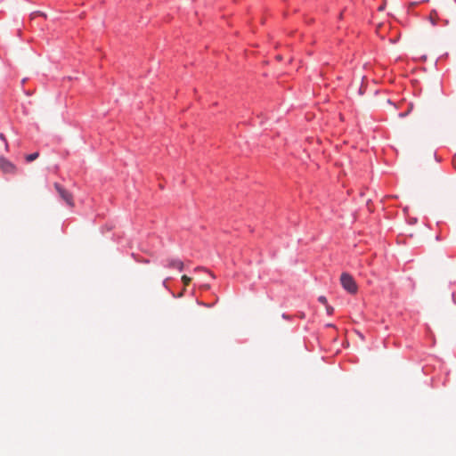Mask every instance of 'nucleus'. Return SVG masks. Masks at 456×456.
<instances>
[{"label":"nucleus","mask_w":456,"mask_h":456,"mask_svg":"<svg viewBox=\"0 0 456 456\" xmlns=\"http://www.w3.org/2000/svg\"><path fill=\"white\" fill-rule=\"evenodd\" d=\"M0 139L5 140L4 135L3 134H0Z\"/></svg>","instance_id":"ddd939ff"},{"label":"nucleus","mask_w":456,"mask_h":456,"mask_svg":"<svg viewBox=\"0 0 456 456\" xmlns=\"http://www.w3.org/2000/svg\"><path fill=\"white\" fill-rule=\"evenodd\" d=\"M340 282L342 287L350 294L357 292L358 287L354 279L346 273H343L340 276Z\"/></svg>","instance_id":"f257e3e1"},{"label":"nucleus","mask_w":456,"mask_h":456,"mask_svg":"<svg viewBox=\"0 0 456 456\" xmlns=\"http://www.w3.org/2000/svg\"><path fill=\"white\" fill-rule=\"evenodd\" d=\"M318 300H319V302H321L322 304H323L325 305L328 304L327 303V298L324 296H320L318 297Z\"/></svg>","instance_id":"9d476101"},{"label":"nucleus","mask_w":456,"mask_h":456,"mask_svg":"<svg viewBox=\"0 0 456 456\" xmlns=\"http://www.w3.org/2000/svg\"><path fill=\"white\" fill-rule=\"evenodd\" d=\"M38 156H39L38 152H34L32 154H28L26 156V160L28 162L34 161L35 159H37L38 158Z\"/></svg>","instance_id":"423d86ee"},{"label":"nucleus","mask_w":456,"mask_h":456,"mask_svg":"<svg viewBox=\"0 0 456 456\" xmlns=\"http://www.w3.org/2000/svg\"><path fill=\"white\" fill-rule=\"evenodd\" d=\"M326 311H327V314L329 315H331V314H333L334 308L327 304L326 305Z\"/></svg>","instance_id":"1a4fd4ad"},{"label":"nucleus","mask_w":456,"mask_h":456,"mask_svg":"<svg viewBox=\"0 0 456 456\" xmlns=\"http://www.w3.org/2000/svg\"><path fill=\"white\" fill-rule=\"evenodd\" d=\"M428 20L432 25H434V26L436 25V21L438 20V13L436 10L431 11Z\"/></svg>","instance_id":"39448f33"},{"label":"nucleus","mask_w":456,"mask_h":456,"mask_svg":"<svg viewBox=\"0 0 456 456\" xmlns=\"http://www.w3.org/2000/svg\"><path fill=\"white\" fill-rule=\"evenodd\" d=\"M37 15H40V16H42L44 18L47 17V15L45 12H40V11H37V12H32L30 14V17H31V19H34Z\"/></svg>","instance_id":"0eeeda50"},{"label":"nucleus","mask_w":456,"mask_h":456,"mask_svg":"<svg viewBox=\"0 0 456 456\" xmlns=\"http://www.w3.org/2000/svg\"><path fill=\"white\" fill-rule=\"evenodd\" d=\"M182 281H183V284L185 286H188L190 284V282H191V278L188 277L187 275H183L182 276Z\"/></svg>","instance_id":"6e6552de"},{"label":"nucleus","mask_w":456,"mask_h":456,"mask_svg":"<svg viewBox=\"0 0 456 456\" xmlns=\"http://www.w3.org/2000/svg\"><path fill=\"white\" fill-rule=\"evenodd\" d=\"M167 266L182 271L183 269V263L179 259H170L168 260Z\"/></svg>","instance_id":"20e7f679"},{"label":"nucleus","mask_w":456,"mask_h":456,"mask_svg":"<svg viewBox=\"0 0 456 456\" xmlns=\"http://www.w3.org/2000/svg\"><path fill=\"white\" fill-rule=\"evenodd\" d=\"M385 3L379 7V11H383L385 9Z\"/></svg>","instance_id":"f8f14e48"},{"label":"nucleus","mask_w":456,"mask_h":456,"mask_svg":"<svg viewBox=\"0 0 456 456\" xmlns=\"http://www.w3.org/2000/svg\"><path fill=\"white\" fill-rule=\"evenodd\" d=\"M410 110H411V108H409V109H408V110H407L406 112L400 113V114H399V117H400V118H403V117H405V116L410 112Z\"/></svg>","instance_id":"9b49d317"},{"label":"nucleus","mask_w":456,"mask_h":456,"mask_svg":"<svg viewBox=\"0 0 456 456\" xmlns=\"http://www.w3.org/2000/svg\"><path fill=\"white\" fill-rule=\"evenodd\" d=\"M54 187L59 193L60 197L69 206H74L73 197L70 192L61 187L59 183H54Z\"/></svg>","instance_id":"f03ea898"},{"label":"nucleus","mask_w":456,"mask_h":456,"mask_svg":"<svg viewBox=\"0 0 456 456\" xmlns=\"http://www.w3.org/2000/svg\"><path fill=\"white\" fill-rule=\"evenodd\" d=\"M0 167L4 173L12 174L15 172V166L4 158H0Z\"/></svg>","instance_id":"7ed1b4c3"}]
</instances>
